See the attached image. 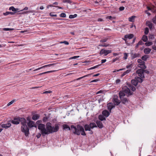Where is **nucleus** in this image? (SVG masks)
I'll list each match as a JSON object with an SVG mask.
<instances>
[{
	"label": "nucleus",
	"instance_id": "nucleus-57",
	"mask_svg": "<svg viewBox=\"0 0 156 156\" xmlns=\"http://www.w3.org/2000/svg\"><path fill=\"white\" fill-rule=\"evenodd\" d=\"M138 44L140 45H143L144 44V43L143 42V41H140L138 42Z\"/></svg>",
	"mask_w": 156,
	"mask_h": 156
},
{
	"label": "nucleus",
	"instance_id": "nucleus-39",
	"mask_svg": "<svg viewBox=\"0 0 156 156\" xmlns=\"http://www.w3.org/2000/svg\"><path fill=\"white\" fill-rule=\"evenodd\" d=\"M101 66V64H99V65H97L94 66V67H92L90 68V69H89L91 70V69H94L97 68L98 67V66Z\"/></svg>",
	"mask_w": 156,
	"mask_h": 156
},
{
	"label": "nucleus",
	"instance_id": "nucleus-40",
	"mask_svg": "<svg viewBox=\"0 0 156 156\" xmlns=\"http://www.w3.org/2000/svg\"><path fill=\"white\" fill-rule=\"evenodd\" d=\"M48 117H44L42 119V121H43V122H46L48 121Z\"/></svg>",
	"mask_w": 156,
	"mask_h": 156
},
{
	"label": "nucleus",
	"instance_id": "nucleus-46",
	"mask_svg": "<svg viewBox=\"0 0 156 156\" xmlns=\"http://www.w3.org/2000/svg\"><path fill=\"white\" fill-rule=\"evenodd\" d=\"M34 12H35L34 10H29L27 11H26L25 12H24V13H27V14H28L29 13H33Z\"/></svg>",
	"mask_w": 156,
	"mask_h": 156
},
{
	"label": "nucleus",
	"instance_id": "nucleus-53",
	"mask_svg": "<svg viewBox=\"0 0 156 156\" xmlns=\"http://www.w3.org/2000/svg\"><path fill=\"white\" fill-rule=\"evenodd\" d=\"M125 8L124 7L122 6L119 8V10L120 11H123L124 10Z\"/></svg>",
	"mask_w": 156,
	"mask_h": 156
},
{
	"label": "nucleus",
	"instance_id": "nucleus-49",
	"mask_svg": "<svg viewBox=\"0 0 156 156\" xmlns=\"http://www.w3.org/2000/svg\"><path fill=\"white\" fill-rule=\"evenodd\" d=\"M53 13L54 12H52L50 13V15L51 16H52V17H53V16L56 17V16H57V15L56 14H53Z\"/></svg>",
	"mask_w": 156,
	"mask_h": 156
},
{
	"label": "nucleus",
	"instance_id": "nucleus-56",
	"mask_svg": "<svg viewBox=\"0 0 156 156\" xmlns=\"http://www.w3.org/2000/svg\"><path fill=\"white\" fill-rule=\"evenodd\" d=\"M145 73L148 74H149L150 72L148 70H145L144 69V73Z\"/></svg>",
	"mask_w": 156,
	"mask_h": 156
},
{
	"label": "nucleus",
	"instance_id": "nucleus-52",
	"mask_svg": "<svg viewBox=\"0 0 156 156\" xmlns=\"http://www.w3.org/2000/svg\"><path fill=\"white\" fill-rule=\"evenodd\" d=\"M119 57H116L112 61V62H114L117 60H118L119 59Z\"/></svg>",
	"mask_w": 156,
	"mask_h": 156
},
{
	"label": "nucleus",
	"instance_id": "nucleus-21",
	"mask_svg": "<svg viewBox=\"0 0 156 156\" xmlns=\"http://www.w3.org/2000/svg\"><path fill=\"white\" fill-rule=\"evenodd\" d=\"M151 51V49L147 48H145L144 49V52L145 54H149Z\"/></svg>",
	"mask_w": 156,
	"mask_h": 156
},
{
	"label": "nucleus",
	"instance_id": "nucleus-36",
	"mask_svg": "<svg viewBox=\"0 0 156 156\" xmlns=\"http://www.w3.org/2000/svg\"><path fill=\"white\" fill-rule=\"evenodd\" d=\"M92 74H87V75H85V76H84L82 77H80V78H79L77 79H76V80H79L81 79H82V78H84V77H88V76H89L90 75H91Z\"/></svg>",
	"mask_w": 156,
	"mask_h": 156
},
{
	"label": "nucleus",
	"instance_id": "nucleus-34",
	"mask_svg": "<svg viewBox=\"0 0 156 156\" xmlns=\"http://www.w3.org/2000/svg\"><path fill=\"white\" fill-rule=\"evenodd\" d=\"M77 15L76 14H75L73 15H70L69 16V19H73L77 17Z\"/></svg>",
	"mask_w": 156,
	"mask_h": 156
},
{
	"label": "nucleus",
	"instance_id": "nucleus-4",
	"mask_svg": "<svg viewBox=\"0 0 156 156\" xmlns=\"http://www.w3.org/2000/svg\"><path fill=\"white\" fill-rule=\"evenodd\" d=\"M137 62L140 63L138 66L142 69H145L147 68V66L145 65V62L141 59H139L137 60Z\"/></svg>",
	"mask_w": 156,
	"mask_h": 156
},
{
	"label": "nucleus",
	"instance_id": "nucleus-16",
	"mask_svg": "<svg viewBox=\"0 0 156 156\" xmlns=\"http://www.w3.org/2000/svg\"><path fill=\"white\" fill-rule=\"evenodd\" d=\"M19 9L18 8H15L13 6H11L9 9V10H12L14 12H20V11H19Z\"/></svg>",
	"mask_w": 156,
	"mask_h": 156
},
{
	"label": "nucleus",
	"instance_id": "nucleus-32",
	"mask_svg": "<svg viewBox=\"0 0 156 156\" xmlns=\"http://www.w3.org/2000/svg\"><path fill=\"white\" fill-rule=\"evenodd\" d=\"M54 71H54V70L48 71H47V72H44V73H42L39 74L38 75H42V74H45L46 73H52V72H54Z\"/></svg>",
	"mask_w": 156,
	"mask_h": 156
},
{
	"label": "nucleus",
	"instance_id": "nucleus-45",
	"mask_svg": "<svg viewBox=\"0 0 156 156\" xmlns=\"http://www.w3.org/2000/svg\"><path fill=\"white\" fill-rule=\"evenodd\" d=\"M60 16L62 17H66V15L65 13H62L60 14Z\"/></svg>",
	"mask_w": 156,
	"mask_h": 156
},
{
	"label": "nucleus",
	"instance_id": "nucleus-43",
	"mask_svg": "<svg viewBox=\"0 0 156 156\" xmlns=\"http://www.w3.org/2000/svg\"><path fill=\"white\" fill-rule=\"evenodd\" d=\"M108 39V38H106L102 39L100 40V41L101 42H106L107 41Z\"/></svg>",
	"mask_w": 156,
	"mask_h": 156
},
{
	"label": "nucleus",
	"instance_id": "nucleus-38",
	"mask_svg": "<svg viewBox=\"0 0 156 156\" xmlns=\"http://www.w3.org/2000/svg\"><path fill=\"white\" fill-rule=\"evenodd\" d=\"M147 26L149 27L150 29H152L153 27V24L152 23L149 22V23L147 24Z\"/></svg>",
	"mask_w": 156,
	"mask_h": 156
},
{
	"label": "nucleus",
	"instance_id": "nucleus-9",
	"mask_svg": "<svg viewBox=\"0 0 156 156\" xmlns=\"http://www.w3.org/2000/svg\"><path fill=\"white\" fill-rule=\"evenodd\" d=\"M107 107L108 109L111 112V110L115 107V106L112 103L109 102L107 104Z\"/></svg>",
	"mask_w": 156,
	"mask_h": 156
},
{
	"label": "nucleus",
	"instance_id": "nucleus-60",
	"mask_svg": "<svg viewBox=\"0 0 156 156\" xmlns=\"http://www.w3.org/2000/svg\"><path fill=\"white\" fill-rule=\"evenodd\" d=\"M28 9V8L27 7H25L23 9L20 10V12H22L23 10H27Z\"/></svg>",
	"mask_w": 156,
	"mask_h": 156
},
{
	"label": "nucleus",
	"instance_id": "nucleus-18",
	"mask_svg": "<svg viewBox=\"0 0 156 156\" xmlns=\"http://www.w3.org/2000/svg\"><path fill=\"white\" fill-rule=\"evenodd\" d=\"M143 78L138 76H136L135 77V79H136L138 83V82L142 83L143 80Z\"/></svg>",
	"mask_w": 156,
	"mask_h": 156
},
{
	"label": "nucleus",
	"instance_id": "nucleus-63",
	"mask_svg": "<svg viewBox=\"0 0 156 156\" xmlns=\"http://www.w3.org/2000/svg\"><path fill=\"white\" fill-rule=\"evenodd\" d=\"M120 80L119 79H118L116 80V83H120Z\"/></svg>",
	"mask_w": 156,
	"mask_h": 156
},
{
	"label": "nucleus",
	"instance_id": "nucleus-42",
	"mask_svg": "<svg viewBox=\"0 0 156 156\" xmlns=\"http://www.w3.org/2000/svg\"><path fill=\"white\" fill-rule=\"evenodd\" d=\"M106 18L110 20H112L113 19H115V17H112L111 16H108L106 17Z\"/></svg>",
	"mask_w": 156,
	"mask_h": 156
},
{
	"label": "nucleus",
	"instance_id": "nucleus-50",
	"mask_svg": "<svg viewBox=\"0 0 156 156\" xmlns=\"http://www.w3.org/2000/svg\"><path fill=\"white\" fill-rule=\"evenodd\" d=\"M152 21L154 23L156 24V14L155 17L153 18Z\"/></svg>",
	"mask_w": 156,
	"mask_h": 156
},
{
	"label": "nucleus",
	"instance_id": "nucleus-17",
	"mask_svg": "<svg viewBox=\"0 0 156 156\" xmlns=\"http://www.w3.org/2000/svg\"><path fill=\"white\" fill-rule=\"evenodd\" d=\"M11 126L10 123H8L5 124H3L1 126L2 128H4L5 129Z\"/></svg>",
	"mask_w": 156,
	"mask_h": 156
},
{
	"label": "nucleus",
	"instance_id": "nucleus-55",
	"mask_svg": "<svg viewBox=\"0 0 156 156\" xmlns=\"http://www.w3.org/2000/svg\"><path fill=\"white\" fill-rule=\"evenodd\" d=\"M14 101V100H13V101H10V102H9V103L7 105L8 106H9V105H11V104H12Z\"/></svg>",
	"mask_w": 156,
	"mask_h": 156
},
{
	"label": "nucleus",
	"instance_id": "nucleus-62",
	"mask_svg": "<svg viewBox=\"0 0 156 156\" xmlns=\"http://www.w3.org/2000/svg\"><path fill=\"white\" fill-rule=\"evenodd\" d=\"M106 59H102L101 60V64L105 62L106 61Z\"/></svg>",
	"mask_w": 156,
	"mask_h": 156
},
{
	"label": "nucleus",
	"instance_id": "nucleus-44",
	"mask_svg": "<svg viewBox=\"0 0 156 156\" xmlns=\"http://www.w3.org/2000/svg\"><path fill=\"white\" fill-rule=\"evenodd\" d=\"M99 46L101 47H106L109 45V44H99Z\"/></svg>",
	"mask_w": 156,
	"mask_h": 156
},
{
	"label": "nucleus",
	"instance_id": "nucleus-20",
	"mask_svg": "<svg viewBox=\"0 0 156 156\" xmlns=\"http://www.w3.org/2000/svg\"><path fill=\"white\" fill-rule=\"evenodd\" d=\"M133 37V35L132 34H126L125 35L124 38H129V39H131Z\"/></svg>",
	"mask_w": 156,
	"mask_h": 156
},
{
	"label": "nucleus",
	"instance_id": "nucleus-37",
	"mask_svg": "<svg viewBox=\"0 0 156 156\" xmlns=\"http://www.w3.org/2000/svg\"><path fill=\"white\" fill-rule=\"evenodd\" d=\"M13 28H4L3 29V30L4 31H9V30H14Z\"/></svg>",
	"mask_w": 156,
	"mask_h": 156
},
{
	"label": "nucleus",
	"instance_id": "nucleus-35",
	"mask_svg": "<svg viewBox=\"0 0 156 156\" xmlns=\"http://www.w3.org/2000/svg\"><path fill=\"white\" fill-rule=\"evenodd\" d=\"M149 31V28L147 27H146L144 30V34L147 35L148 34Z\"/></svg>",
	"mask_w": 156,
	"mask_h": 156
},
{
	"label": "nucleus",
	"instance_id": "nucleus-3",
	"mask_svg": "<svg viewBox=\"0 0 156 156\" xmlns=\"http://www.w3.org/2000/svg\"><path fill=\"white\" fill-rule=\"evenodd\" d=\"M62 127L64 129H67L68 130L71 129L73 133L77 135H80V134L83 136L86 135L84 128L80 124L77 125L76 126L72 125L70 128L68 125L64 124L63 125Z\"/></svg>",
	"mask_w": 156,
	"mask_h": 156
},
{
	"label": "nucleus",
	"instance_id": "nucleus-23",
	"mask_svg": "<svg viewBox=\"0 0 156 156\" xmlns=\"http://www.w3.org/2000/svg\"><path fill=\"white\" fill-rule=\"evenodd\" d=\"M40 117L39 115L38 114H34L32 117V119L34 120H36L38 119Z\"/></svg>",
	"mask_w": 156,
	"mask_h": 156
},
{
	"label": "nucleus",
	"instance_id": "nucleus-15",
	"mask_svg": "<svg viewBox=\"0 0 156 156\" xmlns=\"http://www.w3.org/2000/svg\"><path fill=\"white\" fill-rule=\"evenodd\" d=\"M96 123L97 124V126L99 128H102L103 127V125L102 123V122L99 120H98L96 122Z\"/></svg>",
	"mask_w": 156,
	"mask_h": 156
},
{
	"label": "nucleus",
	"instance_id": "nucleus-27",
	"mask_svg": "<svg viewBox=\"0 0 156 156\" xmlns=\"http://www.w3.org/2000/svg\"><path fill=\"white\" fill-rule=\"evenodd\" d=\"M136 16H133L129 18V21L131 22H133L134 21V19Z\"/></svg>",
	"mask_w": 156,
	"mask_h": 156
},
{
	"label": "nucleus",
	"instance_id": "nucleus-51",
	"mask_svg": "<svg viewBox=\"0 0 156 156\" xmlns=\"http://www.w3.org/2000/svg\"><path fill=\"white\" fill-rule=\"evenodd\" d=\"M64 43L66 45H68L69 44V43L68 42L66 41H64L62 42H61L60 43Z\"/></svg>",
	"mask_w": 156,
	"mask_h": 156
},
{
	"label": "nucleus",
	"instance_id": "nucleus-19",
	"mask_svg": "<svg viewBox=\"0 0 156 156\" xmlns=\"http://www.w3.org/2000/svg\"><path fill=\"white\" fill-rule=\"evenodd\" d=\"M131 83L133 85H134L135 86H136L138 84L137 81L135 79H133L131 80Z\"/></svg>",
	"mask_w": 156,
	"mask_h": 156
},
{
	"label": "nucleus",
	"instance_id": "nucleus-29",
	"mask_svg": "<svg viewBox=\"0 0 156 156\" xmlns=\"http://www.w3.org/2000/svg\"><path fill=\"white\" fill-rule=\"evenodd\" d=\"M103 115H100L99 116L98 119L100 120L101 121L105 120V117Z\"/></svg>",
	"mask_w": 156,
	"mask_h": 156
},
{
	"label": "nucleus",
	"instance_id": "nucleus-7",
	"mask_svg": "<svg viewBox=\"0 0 156 156\" xmlns=\"http://www.w3.org/2000/svg\"><path fill=\"white\" fill-rule=\"evenodd\" d=\"M123 91L125 93L127 94L128 96L131 95L133 94V93L131 92L130 89L127 87H126Z\"/></svg>",
	"mask_w": 156,
	"mask_h": 156
},
{
	"label": "nucleus",
	"instance_id": "nucleus-61",
	"mask_svg": "<svg viewBox=\"0 0 156 156\" xmlns=\"http://www.w3.org/2000/svg\"><path fill=\"white\" fill-rule=\"evenodd\" d=\"M103 92H104L103 90H100L98 91V92L96 93V94H100V93H103Z\"/></svg>",
	"mask_w": 156,
	"mask_h": 156
},
{
	"label": "nucleus",
	"instance_id": "nucleus-54",
	"mask_svg": "<svg viewBox=\"0 0 156 156\" xmlns=\"http://www.w3.org/2000/svg\"><path fill=\"white\" fill-rule=\"evenodd\" d=\"M132 66H133V65L132 64H131L129 65H128V66H126V68L127 69H128V68H131L132 67Z\"/></svg>",
	"mask_w": 156,
	"mask_h": 156
},
{
	"label": "nucleus",
	"instance_id": "nucleus-59",
	"mask_svg": "<svg viewBox=\"0 0 156 156\" xmlns=\"http://www.w3.org/2000/svg\"><path fill=\"white\" fill-rule=\"evenodd\" d=\"M99 80V79L94 80L91 81L90 82H96Z\"/></svg>",
	"mask_w": 156,
	"mask_h": 156
},
{
	"label": "nucleus",
	"instance_id": "nucleus-6",
	"mask_svg": "<svg viewBox=\"0 0 156 156\" xmlns=\"http://www.w3.org/2000/svg\"><path fill=\"white\" fill-rule=\"evenodd\" d=\"M144 69L142 68L139 69H138L136 71V73L138 74V76L142 78H144Z\"/></svg>",
	"mask_w": 156,
	"mask_h": 156
},
{
	"label": "nucleus",
	"instance_id": "nucleus-48",
	"mask_svg": "<svg viewBox=\"0 0 156 156\" xmlns=\"http://www.w3.org/2000/svg\"><path fill=\"white\" fill-rule=\"evenodd\" d=\"M128 57L127 54L125 53H124V57H123L124 59H127Z\"/></svg>",
	"mask_w": 156,
	"mask_h": 156
},
{
	"label": "nucleus",
	"instance_id": "nucleus-41",
	"mask_svg": "<svg viewBox=\"0 0 156 156\" xmlns=\"http://www.w3.org/2000/svg\"><path fill=\"white\" fill-rule=\"evenodd\" d=\"M149 38L150 39L153 40L155 38V36L154 35H151L149 37Z\"/></svg>",
	"mask_w": 156,
	"mask_h": 156
},
{
	"label": "nucleus",
	"instance_id": "nucleus-22",
	"mask_svg": "<svg viewBox=\"0 0 156 156\" xmlns=\"http://www.w3.org/2000/svg\"><path fill=\"white\" fill-rule=\"evenodd\" d=\"M125 96V93L123 91H120L119 93V96L120 99L123 98V97Z\"/></svg>",
	"mask_w": 156,
	"mask_h": 156
},
{
	"label": "nucleus",
	"instance_id": "nucleus-58",
	"mask_svg": "<svg viewBox=\"0 0 156 156\" xmlns=\"http://www.w3.org/2000/svg\"><path fill=\"white\" fill-rule=\"evenodd\" d=\"M3 14L4 16H7L9 14V12H5L3 13Z\"/></svg>",
	"mask_w": 156,
	"mask_h": 156
},
{
	"label": "nucleus",
	"instance_id": "nucleus-30",
	"mask_svg": "<svg viewBox=\"0 0 156 156\" xmlns=\"http://www.w3.org/2000/svg\"><path fill=\"white\" fill-rule=\"evenodd\" d=\"M63 3H67L71 4H74V3L70 0H63Z\"/></svg>",
	"mask_w": 156,
	"mask_h": 156
},
{
	"label": "nucleus",
	"instance_id": "nucleus-13",
	"mask_svg": "<svg viewBox=\"0 0 156 156\" xmlns=\"http://www.w3.org/2000/svg\"><path fill=\"white\" fill-rule=\"evenodd\" d=\"M113 101L115 105H117L120 103V101L117 98H114L113 99Z\"/></svg>",
	"mask_w": 156,
	"mask_h": 156
},
{
	"label": "nucleus",
	"instance_id": "nucleus-12",
	"mask_svg": "<svg viewBox=\"0 0 156 156\" xmlns=\"http://www.w3.org/2000/svg\"><path fill=\"white\" fill-rule=\"evenodd\" d=\"M55 63H53V64H48V65H45V66H44L42 67H40V68H39L36 69H35L34 70V71H37V70H39V69H40L43 68H45V67H50L51 66H53V65H55Z\"/></svg>",
	"mask_w": 156,
	"mask_h": 156
},
{
	"label": "nucleus",
	"instance_id": "nucleus-31",
	"mask_svg": "<svg viewBox=\"0 0 156 156\" xmlns=\"http://www.w3.org/2000/svg\"><path fill=\"white\" fill-rule=\"evenodd\" d=\"M142 39L144 42H146L148 40L147 37V36L144 35L143 36Z\"/></svg>",
	"mask_w": 156,
	"mask_h": 156
},
{
	"label": "nucleus",
	"instance_id": "nucleus-25",
	"mask_svg": "<svg viewBox=\"0 0 156 156\" xmlns=\"http://www.w3.org/2000/svg\"><path fill=\"white\" fill-rule=\"evenodd\" d=\"M89 126L91 129H93L94 127H97V126L96 124L94 122H91L89 124Z\"/></svg>",
	"mask_w": 156,
	"mask_h": 156
},
{
	"label": "nucleus",
	"instance_id": "nucleus-5",
	"mask_svg": "<svg viewBox=\"0 0 156 156\" xmlns=\"http://www.w3.org/2000/svg\"><path fill=\"white\" fill-rule=\"evenodd\" d=\"M111 52L112 50H106L105 49H101L100 54L101 55L104 54V55L105 56H106L108 54L111 53Z\"/></svg>",
	"mask_w": 156,
	"mask_h": 156
},
{
	"label": "nucleus",
	"instance_id": "nucleus-26",
	"mask_svg": "<svg viewBox=\"0 0 156 156\" xmlns=\"http://www.w3.org/2000/svg\"><path fill=\"white\" fill-rule=\"evenodd\" d=\"M128 86L130 88V89L132 91H134L136 90L135 87L131 84H129Z\"/></svg>",
	"mask_w": 156,
	"mask_h": 156
},
{
	"label": "nucleus",
	"instance_id": "nucleus-33",
	"mask_svg": "<svg viewBox=\"0 0 156 156\" xmlns=\"http://www.w3.org/2000/svg\"><path fill=\"white\" fill-rule=\"evenodd\" d=\"M153 42H147L145 43V44L147 46H149L153 44Z\"/></svg>",
	"mask_w": 156,
	"mask_h": 156
},
{
	"label": "nucleus",
	"instance_id": "nucleus-14",
	"mask_svg": "<svg viewBox=\"0 0 156 156\" xmlns=\"http://www.w3.org/2000/svg\"><path fill=\"white\" fill-rule=\"evenodd\" d=\"M122 103L126 105L128 102V100L126 98H120Z\"/></svg>",
	"mask_w": 156,
	"mask_h": 156
},
{
	"label": "nucleus",
	"instance_id": "nucleus-64",
	"mask_svg": "<svg viewBox=\"0 0 156 156\" xmlns=\"http://www.w3.org/2000/svg\"><path fill=\"white\" fill-rule=\"evenodd\" d=\"M152 48L154 50L156 51V46L155 45H154L152 46Z\"/></svg>",
	"mask_w": 156,
	"mask_h": 156
},
{
	"label": "nucleus",
	"instance_id": "nucleus-2",
	"mask_svg": "<svg viewBox=\"0 0 156 156\" xmlns=\"http://www.w3.org/2000/svg\"><path fill=\"white\" fill-rule=\"evenodd\" d=\"M11 122L13 124L17 125L20 122L22 125L21 130L24 133L25 135L27 136L29 134V129L27 125V122L26 119L24 118L15 117L13 120H10Z\"/></svg>",
	"mask_w": 156,
	"mask_h": 156
},
{
	"label": "nucleus",
	"instance_id": "nucleus-47",
	"mask_svg": "<svg viewBox=\"0 0 156 156\" xmlns=\"http://www.w3.org/2000/svg\"><path fill=\"white\" fill-rule=\"evenodd\" d=\"M79 57H80L79 56H74L70 58H69V59H76V58H79Z\"/></svg>",
	"mask_w": 156,
	"mask_h": 156
},
{
	"label": "nucleus",
	"instance_id": "nucleus-8",
	"mask_svg": "<svg viewBox=\"0 0 156 156\" xmlns=\"http://www.w3.org/2000/svg\"><path fill=\"white\" fill-rule=\"evenodd\" d=\"M35 122H34L31 121L29 120V122L27 123V125L30 128H31L33 127H36L34 126Z\"/></svg>",
	"mask_w": 156,
	"mask_h": 156
},
{
	"label": "nucleus",
	"instance_id": "nucleus-10",
	"mask_svg": "<svg viewBox=\"0 0 156 156\" xmlns=\"http://www.w3.org/2000/svg\"><path fill=\"white\" fill-rule=\"evenodd\" d=\"M131 59H132L136 57H139L140 56V54L139 53H135L133 54V53H131Z\"/></svg>",
	"mask_w": 156,
	"mask_h": 156
},
{
	"label": "nucleus",
	"instance_id": "nucleus-28",
	"mask_svg": "<svg viewBox=\"0 0 156 156\" xmlns=\"http://www.w3.org/2000/svg\"><path fill=\"white\" fill-rule=\"evenodd\" d=\"M149 58V56L147 55H144L142 56L141 57V59L144 61H146L147 60V59Z\"/></svg>",
	"mask_w": 156,
	"mask_h": 156
},
{
	"label": "nucleus",
	"instance_id": "nucleus-1",
	"mask_svg": "<svg viewBox=\"0 0 156 156\" xmlns=\"http://www.w3.org/2000/svg\"><path fill=\"white\" fill-rule=\"evenodd\" d=\"M59 124H55V126H51V124L50 122H47L46 124V128L45 125L42 123L38 124V129L40 130V133H39L36 135L37 138L40 137L41 135L44 137L46 135L50 133H52L58 131L59 129Z\"/></svg>",
	"mask_w": 156,
	"mask_h": 156
},
{
	"label": "nucleus",
	"instance_id": "nucleus-11",
	"mask_svg": "<svg viewBox=\"0 0 156 156\" xmlns=\"http://www.w3.org/2000/svg\"><path fill=\"white\" fill-rule=\"evenodd\" d=\"M102 114L105 117H107L109 116L110 113L107 110H105L102 111Z\"/></svg>",
	"mask_w": 156,
	"mask_h": 156
},
{
	"label": "nucleus",
	"instance_id": "nucleus-24",
	"mask_svg": "<svg viewBox=\"0 0 156 156\" xmlns=\"http://www.w3.org/2000/svg\"><path fill=\"white\" fill-rule=\"evenodd\" d=\"M84 128L85 130L87 131H90L91 128L90 127L89 125L88 124H86L84 126Z\"/></svg>",
	"mask_w": 156,
	"mask_h": 156
}]
</instances>
